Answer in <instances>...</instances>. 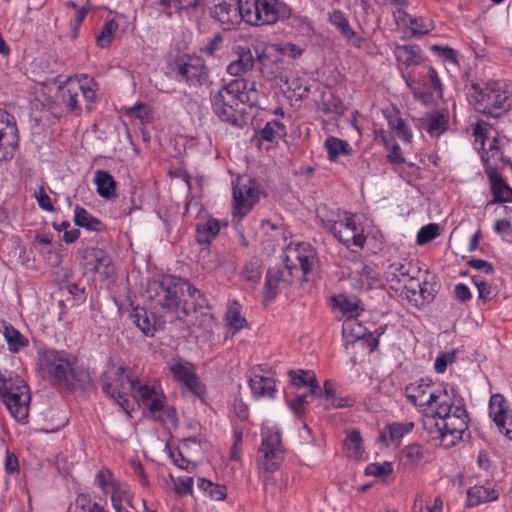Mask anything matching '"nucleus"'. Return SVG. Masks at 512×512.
<instances>
[{"mask_svg":"<svg viewBox=\"0 0 512 512\" xmlns=\"http://www.w3.org/2000/svg\"><path fill=\"white\" fill-rule=\"evenodd\" d=\"M147 292L155 307L170 314V322L180 320L205 334L213 333L216 322L208 300L187 279L163 275L148 281Z\"/></svg>","mask_w":512,"mask_h":512,"instance_id":"obj_1","label":"nucleus"},{"mask_svg":"<svg viewBox=\"0 0 512 512\" xmlns=\"http://www.w3.org/2000/svg\"><path fill=\"white\" fill-rule=\"evenodd\" d=\"M258 103L256 82L244 78L230 81L211 97L213 113L235 127L246 123V108H253Z\"/></svg>","mask_w":512,"mask_h":512,"instance_id":"obj_2","label":"nucleus"},{"mask_svg":"<svg viewBox=\"0 0 512 512\" xmlns=\"http://www.w3.org/2000/svg\"><path fill=\"white\" fill-rule=\"evenodd\" d=\"M284 266L271 267L267 270L263 288V298L266 302L272 301L278 294L281 282L291 284L295 273L301 272L303 280L307 281V275L317 263L316 252L309 244L301 243L296 247H287L284 250Z\"/></svg>","mask_w":512,"mask_h":512,"instance_id":"obj_3","label":"nucleus"},{"mask_svg":"<svg viewBox=\"0 0 512 512\" xmlns=\"http://www.w3.org/2000/svg\"><path fill=\"white\" fill-rule=\"evenodd\" d=\"M469 415L464 401L453 407L446 415L423 419V428L431 440H438L439 445L451 448L463 438L468 429Z\"/></svg>","mask_w":512,"mask_h":512,"instance_id":"obj_4","label":"nucleus"},{"mask_svg":"<svg viewBox=\"0 0 512 512\" xmlns=\"http://www.w3.org/2000/svg\"><path fill=\"white\" fill-rule=\"evenodd\" d=\"M40 368L53 385L69 391H83L89 384L88 374L74 369L63 351L47 349L41 352Z\"/></svg>","mask_w":512,"mask_h":512,"instance_id":"obj_5","label":"nucleus"},{"mask_svg":"<svg viewBox=\"0 0 512 512\" xmlns=\"http://www.w3.org/2000/svg\"><path fill=\"white\" fill-rule=\"evenodd\" d=\"M470 103L476 112L491 118H500L512 109V93L498 81L483 85L472 82L466 86Z\"/></svg>","mask_w":512,"mask_h":512,"instance_id":"obj_6","label":"nucleus"},{"mask_svg":"<svg viewBox=\"0 0 512 512\" xmlns=\"http://www.w3.org/2000/svg\"><path fill=\"white\" fill-rule=\"evenodd\" d=\"M240 16L251 26L273 25L288 19L291 8L282 0H237Z\"/></svg>","mask_w":512,"mask_h":512,"instance_id":"obj_7","label":"nucleus"},{"mask_svg":"<svg viewBox=\"0 0 512 512\" xmlns=\"http://www.w3.org/2000/svg\"><path fill=\"white\" fill-rule=\"evenodd\" d=\"M0 397L15 419L22 421L28 417L30 391L19 375L0 371Z\"/></svg>","mask_w":512,"mask_h":512,"instance_id":"obj_8","label":"nucleus"},{"mask_svg":"<svg viewBox=\"0 0 512 512\" xmlns=\"http://www.w3.org/2000/svg\"><path fill=\"white\" fill-rule=\"evenodd\" d=\"M97 88L98 85L93 78L88 75H81L79 78H68L59 86L58 94L67 110L78 114L81 111L78 96H82L85 108L91 111L97 99Z\"/></svg>","mask_w":512,"mask_h":512,"instance_id":"obj_9","label":"nucleus"},{"mask_svg":"<svg viewBox=\"0 0 512 512\" xmlns=\"http://www.w3.org/2000/svg\"><path fill=\"white\" fill-rule=\"evenodd\" d=\"M406 85L415 99L427 105L432 102L433 96L443 97V85L436 70L429 65H423L416 78L412 71L402 72Z\"/></svg>","mask_w":512,"mask_h":512,"instance_id":"obj_10","label":"nucleus"},{"mask_svg":"<svg viewBox=\"0 0 512 512\" xmlns=\"http://www.w3.org/2000/svg\"><path fill=\"white\" fill-rule=\"evenodd\" d=\"M124 365H113V371L107 373L102 383V391L107 397L117 403L124 411L129 408V395L133 388L139 384V379H132L125 375Z\"/></svg>","mask_w":512,"mask_h":512,"instance_id":"obj_11","label":"nucleus"},{"mask_svg":"<svg viewBox=\"0 0 512 512\" xmlns=\"http://www.w3.org/2000/svg\"><path fill=\"white\" fill-rule=\"evenodd\" d=\"M170 71L177 81L189 86H202L209 81V69L200 57L178 56L170 64Z\"/></svg>","mask_w":512,"mask_h":512,"instance_id":"obj_12","label":"nucleus"},{"mask_svg":"<svg viewBox=\"0 0 512 512\" xmlns=\"http://www.w3.org/2000/svg\"><path fill=\"white\" fill-rule=\"evenodd\" d=\"M260 193V185L253 178L233 183V221L236 218L241 221L253 209L260 200Z\"/></svg>","mask_w":512,"mask_h":512,"instance_id":"obj_13","label":"nucleus"},{"mask_svg":"<svg viewBox=\"0 0 512 512\" xmlns=\"http://www.w3.org/2000/svg\"><path fill=\"white\" fill-rule=\"evenodd\" d=\"M284 460L281 435L278 432L262 434L258 450L257 465L266 472H275Z\"/></svg>","mask_w":512,"mask_h":512,"instance_id":"obj_14","label":"nucleus"},{"mask_svg":"<svg viewBox=\"0 0 512 512\" xmlns=\"http://www.w3.org/2000/svg\"><path fill=\"white\" fill-rule=\"evenodd\" d=\"M145 293L151 311L148 312L145 308L136 307L133 308L130 317L145 336H153L157 330L163 329L167 321H170V314L166 313L161 307L154 306L153 301L148 296L147 289Z\"/></svg>","mask_w":512,"mask_h":512,"instance_id":"obj_15","label":"nucleus"},{"mask_svg":"<svg viewBox=\"0 0 512 512\" xmlns=\"http://www.w3.org/2000/svg\"><path fill=\"white\" fill-rule=\"evenodd\" d=\"M325 226L339 242L347 247L353 245L362 248L366 242L364 230L356 223L353 214L345 213L344 219L327 221Z\"/></svg>","mask_w":512,"mask_h":512,"instance_id":"obj_16","label":"nucleus"},{"mask_svg":"<svg viewBox=\"0 0 512 512\" xmlns=\"http://www.w3.org/2000/svg\"><path fill=\"white\" fill-rule=\"evenodd\" d=\"M430 401L424 408L425 416L446 415L453 407L463 402V398L458 395L456 390L448 384L438 383L435 390L430 394Z\"/></svg>","mask_w":512,"mask_h":512,"instance_id":"obj_17","label":"nucleus"},{"mask_svg":"<svg viewBox=\"0 0 512 512\" xmlns=\"http://www.w3.org/2000/svg\"><path fill=\"white\" fill-rule=\"evenodd\" d=\"M82 266L86 272L112 278L116 275L112 257L104 249L87 247L82 251Z\"/></svg>","mask_w":512,"mask_h":512,"instance_id":"obj_18","label":"nucleus"},{"mask_svg":"<svg viewBox=\"0 0 512 512\" xmlns=\"http://www.w3.org/2000/svg\"><path fill=\"white\" fill-rule=\"evenodd\" d=\"M232 52L236 58L227 66V72L233 76L250 71L254 67L255 60L259 62L262 68H266L272 62L265 51L261 53L256 51L257 55L254 57L248 45H235Z\"/></svg>","mask_w":512,"mask_h":512,"instance_id":"obj_19","label":"nucleus"},{"mask_svg":"<svg viewBox=\"0 0 512 512\" xmlns=\"http://www.w3.org/2000/svg\"><path fill=\"white\" fill-rule=\"evenodd\" d=\"M481 161L484 166V171L489 181L492 199L488 202L490 204L507 203L512 201V188L499 173L498 167L489 163V156L484 153L481 156Z\"/></svg>","mask_w":512,"mask_h":512,"instance_id":"obj_20","label":"nucleus"},{"mask_svg":"<svg viewBox=\"0 0 512 512\" xmlns=\"http://www.w3.org/2000/svg\"><path fill=\"white\" fill-rule=\"evenodd\" d=\"M11 119L9 113L0 109V162L11 159L18 145L17 126Z\"/></svg>","mask_w":512,"mask_h":512,"instance_id":"obj_21","label":"nucleus"},{"mask_svg":"<svg viewBox=\"0 0 512 512\" xmlns=\"http://www.w3.org/2000/svg\"><path fill=\"white\" fill-rule=\"evenodd\" d=\"M192 368L191 363L181 361L169 365V371L176 381L183 383L195 395L202 396L206 392L205 385L199 380Z\"/></svg>","mask_w":512,"mask_h":512,"instance_id":"obj_22","label":"nucleus"},{"mask_svg":"<svg viewBox=\"0 0 512 512\" xmlns=\"http://www.w3.org/2000/svg\"><path fill=\"white\" fill-rule=\"evenodd\" d=\"M208 15L217 22L225 31H230L242 20L239 5L237 6L223 1L208 9Z\"/></svg>","mask_w":512,"mask_h":512,"instance_id":"obj_23","label":"nucleus"},{"mask_svg":"<svg viewBox=\"0 0 512 512\" xmlns=\"http://www.w3.org/2000/svg\"><path fill=\"white\" fill-rule=\"evenodd\" d=\"M437 384L428 377L421 378L406 386L405 395L413 405L426 408L430 401V394L433 393Z\"/></svg>","mask_w":512,"mask_h":512,"instance_id":"obj_24","label":"nucleus"},{"mask_svg":"<svg viewBox=\"0 0 512 512\" xmlns=\"http://www.w3.org/2000/svg\"><path fill=\"white\" fill-rule=\"evenodd\" d=\"M420 126L427 131L431 137H439L449 128L450 114L445 108L427 113L419 119Z\"/></svg>","mask_w":512,"mask_h":512,"instance_id":"obj_25","label":"nucleus"},{"mask_svg":"<svg viewBox=\"0 0 512 512\" xmlns=\"http://www.w3.org/2000/svg\"><path fill=\"white\" fill-rule=\"evenodd\" d=\"M420 271L419 268L415 267L411 261L407 259H401L390 263L385 272V278L390 283H401L406 281H412L416 278L415 273Z\"/></svg>","mask_w":512,"mask_h":512,"instance_id":"obj_26","label":"nucleus"},{"mask_svg":"<svg viewBox=\"0 0 512 512\" xmlns=\"http://www.w3.org/2000/svg\"><path fill=\"white\" fill-rule=\"evenodd\" d=\"M394 54L399 64L405 67L403 72L412 71L416 66H423L426 60L421 48L415 44L398 45Z\"/></svg>","mask_w":512,"mask_h":512,"instance_id":"obj_27","label":"nucleus"},{"mask_svg":"<svg viewBox=\"0 0 512 512\" xmlns=\"http://www.w3.org/2000/svg\"><path fill=\"white\" fill-rule=\"evenodd\" d=\"M149 5L158 11L164 12L169 16L172 10L176 12L197 10L204 0H147Z\"/></svg>","mask_w":512,"mask_h":512,"instance_id":"obj_28","label":"nucleus"},{"mask_svg":"<svg viewBox=\"0 0 512 512\" xmlns=\"http://www.w3.org/2000/svg\"><path fill=\"white\" fill-rule=\"evenodd\" d=\"M329 21L347 41L351 42L355 47H360L362 38L350 26L348 18L341 10H334L330 13Z\"/></svg>","mask_w":512,"mask_h":512,"instance_id":"obj_29","label":"nucleus"},{"mask_svg":"<svg viewBox=\"0 0 512 512\" xmlns=\"http://www.w3.org/2000/svg\"><path fill=\"white\" fill-rule=\"evenodd\" d=\"M383 114L387 118L389 128L395 132L396 136L400 140L410 143L412 140V132L406 121L400 117L399 109L396 107L386 109L383 111Z\"/></svg>","mask_w":512,"mask_h":512,"instance_id":"obj_30","label":"nucleus"},{"mask_svg":"<svg viewBox=\"0 0 512 512\" xmlns=\"http://www.w3.org/2000/svg\"><path fill=\"white\" fill-rule=\"evenodd\" d=\"M288 375L292 385L297 388L308 386L309 395H322V388L320 387L314 372L310 370H289Z\"/></svg>","mask_w":512,"mask_h":512,"instance_id":"obj_31","label":"nucleus"},{"mask_svg":"<svg viewBox=\"0 0 512 512\" xmlns=\"http://www.w3.org/2000/svg\"><path fill=\"white\" fill-rule=\"evenodd\" d=\"M249 387L255 398H275L276 385L275 380L271 377L255 374L249 379Z\"/></svg>","mask_w":512,"mask_h":512,"instance_id":"obj_32","label":"nucleus"},{"mask_svg":"<svg viewBox=\"0 0 512 512\" xmlns=\"http://www.w3.org/2000/svg\"><path fill=\"white\" fill-rule=\"evenodd\" d=\"M94 183L100 197L110 200L116 197L117 183L113 176L106 170L98 169L94 174Z\"/></svg>","mask_w":512,"mask_h":512,"instance_id":"obj_33","label":"nucleus"},{"mask_svg":"<svg viewBox=\"0 0 512 512\" xmlns=\"http://www.w3.org/2000/svg\"><path fill=\"white\" fill-rule=\"evenodd\" d=\"M498 497L499 494L495 489L475 485L467 491V506L476 507L485 502L495 501Z\"/></svg>","mask_w":512,"mask_h":512,"instance_id":"obj_34","label":"nucleus"},{"mask_svg":"<svg viewBox=\"0 0 512 512\" xmlns=\"http://www.w3.org/2000/svg\"><path fill=\"white\" fill-rule=\"evenodd\" d=\"M74 223L90 231L104 232L106 230V225L99 218L94 217L81 206H76L74 210Z\"/></svg>","mask_w":512,"mask_h":512,"instance_id":"obj_35","label":"nucleus"},{"mask_svg":"<svg viewBox=\"0 0 512 512\" xmlns=\"http://www.w3.org/2000/svg\"><path fill=\"white\" fill-rule=\"evenodd\" d=\"M420 300L413 299L409 295H407V300L409 303L418 308H423L426 304H429L434 301L436 295L439 291V284L437 282H431L428 280L423 281L422 284H418Z\"/></svg>","mask_w":512,"mask_h":512,"instance_id":"obj_36","label":"nucleus"},{"mask_svg":"<svg viewBox=\"0 0 512 512\" xmlns=\"http://www.w3.org/2000/svg\"><path fill=\"white\" fill-rule=\"evenodd\" d=\"M427 450L418 443L406 446L401 452V462L404 466L414 468L426 461Z\"/></svg>","mask_w":512,"mask_h":512,"instance_id":"obj_37","label":"nucleus"},{"mask_svg":"<svg viewBox=\"0 0 512 512\" xmlns=\"http://www.w3.org/2000/svg\"><path fill=\"white\" fill-rule=\"evenodd\" d=\"M489 415L499 428H505L507 419L506 400L503 395L496 393L490 397Z\"/></svg>","mask_w":512,"mask_h":512,"instance_id":"obj_38","label":"nucleus"},{"mask_svg":"<svg viewBox=\"0 0 512 512\" xmlns=\"http://www.w3.org/2000/svg\"><path fill=\"white\" fill-rule=\"evenodd\" d=\"M287 131L284 124L279 121H269L265 124V126L260 129L256 136L258 137V142L267 141V142H278L279 139H282L286 136Z\"/></svg>","mask_w":512,"mask_h":512,"instance_id":"obj_39","label":"nucleus"},{"mask_svg":"<svg viewBox=\"0 0 512 512\" xmlns=\"http://www.w3.org/2000/svg\"><path fill=\"white\" fill-rule=\"evenodd\" d=\"M324 147L328 153V159L335 162L340 155H350L353 151L352 147L346 140L329 136L325 139Z\"/></svg>","mask_w":512,"mask_h":512,"instance_id":"obj_40","label":"nucleus"},{"mask_svg":"<svg viewBox=\"0 0 512 512\" xmlns=\"http://www.w3.org/2000/svg\"><path fill=\"white\" fill-rule=\"evenodd\" d=\"M220 225L218 220L209 219L203 225H197L196 241L199 244H210L211 241L219 234Z\"/></svg>","mask_w":512,"mask_h":512,"instance_id":"obj_41","label":"nucleus"},{"mask_svg":"<svg viewBox=\"0 0 512 512\" xmlns=\"http://www.w3.org/2000/svg\"><path fill=\"white\" fill-rule=\"evenodd\" d=\"M4 337L8 343L9 350L14 353L29 344L28 339L11 324L4 325Z\"/></svg>","mask_w":512,"mask_h":512,"instance_id":"obj_42","label":"nucleus"},{"mask_svg":"<svg viewBox=\"0 0 512 512\" xmlns=\"http://www.w3.org/2000/svg\"><path fill=\"white\" fill-rule=\"evenodd\" d=\"M286 90L284 92H291L290 97H294L296 100H302L308 97L310 93V87L306 84V81L299 77L286 78L284 81Z\"/></svg>","mask_w":512,"mask_h":512,"instance_id":"obj_43","label":"nucleus"},{"mask_svg":"<svg viewBox=\"0 0 512 512\" xmlns=\"http://www.w3.org/2000/svg\"><path fill=\"white\" fill-rule=\"evenodd\" d=\"M118 23L115 19L105 21L100 32L96 36V44L100 48H107L114 39V35L118 29Z\"/></svg>","mask_w":512,"mask_h":512,"instance_id":"obj_44","label":"nucleus"},{"mask_svg":"<svg viewBox=\"0 0 512 512\" xmlns=\"http://www.w3.org/2000/svg\"><path fill=\"white\" fill-rule=\"evenodd\" d=\"M321 111L325 115L333 114L334 118H338L344 115L346 107L339 97L330 94L329 97L323 99Z\"/></svg>","mask_w":512,"mask_h":512,"instance_id":"obj_45","label":"nucleus"},{"mask_svg":"<svg viewBox=\"0 0 512 512\" xmlns=\"http://www.w3.org/2000/svg\"><path fill=\"white\" fill-rule=\"evenodd\" d=\"M344 445L348 450V456L353 459H359L363 453L362 436L358 430H353L347 435Z\"/></svg>","mask_w":512,"mask_h":512,"instance_id":"obj_46","label":"nucleus"},{"mask_svg":"<svg viewBox=\"0 0 512 512\" xmlns=\"http://www.w3.org/2000/svg\"><path fill=\"white\" fill-rule=\"evenodd\" d=\"M226 320L234 332H237L246 326L247 321L241 316L240 306L236 301L229 304L226 312Z\"/></svg>","mask_w":512,"mask_h":512,"instance_id":"obj_47","label":"nucleus"},{"mask_svg":"<svg viewBox=\"0 0 512 512\" xmlns=\"http://www.w3.org/2000/svg\"><path fill=\"white\" fill-rule=\"evenodd\" d=\"M407 28L411 30L413 36L421 37L434 29V24L431 19L423 17L409 18V24Z\"/></svg>","mask_w":512,"mask_h":512,"instance_id":"obj_48","label":"nucleus"},{"mask_svg":"<svg viewBox=\"0 0 512 512\" xmlns=\"http://www.w3.org/2000/svg\"><path fill=\"white\" fill-rule=\"evenodd\" d=\"M414 428L413 422H394L388 426V434L392 443L399 442L406 434Z\"/></svg>","mask_w":512,"mask_h":512,"instance_id":"obj_49","label":"nucleus"},{"mask_svg":"<svg viewBox=\"0 0 512 512\" xmlns=\"http://www.w3.org/2000/svg\"><path fill=\"white\" fill-rule=\"evenodd\" d=\"M440 234V226L436 223H429L423 226L417 234L416 242L419 245L433 241Z\"/></svg>","mask_w":512,"mask_h":512,"instance_id":"obj_50","label":"nucleus"},{"mask_svg":"<svg viewBox=\"0 0 512 512\" xmlns=\"http://www.w3.org/2000/svg\"><path fill=\"white\" fill-rule=\"evenodd\" d=\"M242 276L248 282H251L253 284L258 283L261 279L259 259L253 258L247 264H245L242 271Z\"/></svg>","mask_w":512,"mask_h":512,"instance_id":"obj_51","label":"nucleus"},{"mask_svg":"<svg viewBox=\"0 0 512 512\" xmlns=\"http://www.w3.org/2000/svg\"><path fill=\"white\" fill-rule=\"evenodd\" d=\"M155 395L156 390L154 387H150L148 385H141V383L139 382L138 385L134 386L131 396H133V398L140 404L145 406V404L149 402Z\"/></svg>","mask_w":512,"mask_h":512,"instance_id":"obj_52","label":"nucleus"},{"mask_svg":"<svg viewBox=\"0 0 512 512\" xmlns=\"http://www.w3.org/2000/svg\"><path fill=\"white\" fill-rule=\"evenodd\" d=\"M321 395H309V391L305 394L297 395L289 402L291 410L297 415L302 416L305 413V404L310 403L313 398L320 397Z\"/></svg>","mask_w":512,"mask_h":512,"instance_id":"obj_53","label":"nucleus"},{"mask_svg":"<svg viewBox=\"0 0 512 512\" xmlns=\"http://www.w3.org/2000/svg\"><path fill=\"white\" fill-rule=\"evenodd\" d=\"M393 472V467L390 462H383V463H370L365 468V474L371 475L375 477H386Z\"/></svg>","mask_w":512,"mask_h":512,"instance_id":"obj_54","label":"nucleus"},{"mask_svg":"<svg viewBox=\"0 0 512 512\" xmlns=\"http://www.w3.org/2000/svg\"><path fill=\"white\" fill-rule=\"evenodd\" d=\"M109 493H111L112 504H117L122 503L125 499H127L131 492L127 484L117 481L112 483V487L109 490Z\"/></svg>","mask_w":512,"mask_h":512,"instance_id":"obj_55","label":"nucleus"},{"mask_svg":"<svg viewBox=\"0 0 512 512\" xmlns=\"http://www.w3.org/2000/svg\"><path fill=\"white\" fill-rule=\"evenodd\" d=\"M95 481L104 494H108L112 487V483L117 482L110 470H100L96 474Z\"/></svg>","mask_w":512,"mask_h":512,"instance_id":"obj_56","label":"nucleus"},{"mask_svg":"<svg viewBox=\"0 0 512 512\" xmlns=\"http://www.w3.org/2000/svg\"><path fill=\"white\" fill-rule=\"evenodd\" d=\"M223 43V35L219 32L215 33L208 43L201 48V52L208 55L214 56L216 52L220 51Z\"/></svg>","mask_w":512,"mask_h":512,"instance_id":"obj_57","label":"nucleus"},{"mask_svg":"<svg viewBox=\"0 0 512 512\" xmlns=\"http://www.w3.org/2000/svg\"><path fill=\"white\" fill-rule=\"evenodd\" d=\"M443 501L440 497L434 499L433 505H425L423 500L416 499L414 502V509L418 512H442Z\"/></svg>","mask_w":512,"mask_h":512,"instance_id":"obj_58","label":"nucleus"},{"mask_svg":"<svg viewBox=\"0 0 512 512\" xmlns=\"http://www.w3.org/2000/svg\"><path fill=\"white\" fill-rule=\"evenodd\" d=\"M456 360L455 353H443L439 355L434 363V368L438 373H444L448 364H452Z\"/></svg>","mask_w":512,"mask_h":512,"instance_id":"obj_59","label":"nucleus"},{"mask_svg":"<svg viewBox=\"0 0 512 512\" xmlns=\"http://www.w3.org/2000/svg\"><path fill=\"white\" fill-rule=\"evenodd\" d=\"M337 306L344 314H358L359 305L357 301L341 296Z\"/></svg>","mask_w":512,"mask_h":512,"instance_id":"obj_60","label":"nucleus"},{"mask_svg":"<svg viewBox=\"0 0 512 512\" xmlns=\"http://www.w3.org/2000/svg\"><path fill=\"white\" fill-rule=\"evenodd\" d=\"M128 114L140 119L141 121L148 120L151 115V108L145 103H137L128 109Z\"/></svg>","mask_w":512,"mask_h":512,"instance_id":"obj_61","label":"nucleus"},{"mask_svg":"<svg viewBox=\"0 0 512 512\" xmlns=\"http://www.w3.org/2000/svg\"><path fill=\"white\" fill-rule=\"evenodd\" d=\"M87 13L88 10L82 7L76 12L75 17L71 20L70 27L73 39H76L78 37L80 26L83 23Z\"/></svg>","mask_w":512,"mask_h":512,"instance_id":"obj_62","label":"nucleus"},{"mask_svg":"<svg viewBox=\"0 0 512 512\" xmlns=\"http://www.w3.org/2000/svg\"><path fill=\"white\" fill-rule=\"evenodd\" d=\"M36 199H37L38 205L41 209L48 211V212H53L55 210V207L52 204L51 198L46 193V191L43 187H41L39 189L38 193L36 194Z\"/></svg>","mask_w":512,"mask_h":512,"instance_id":"obj_63","label":"nucleus"},{"mask_svg":"<svg viewBox=\"0 0 512 512\" xmlns=\"http://www.w3.org/2000/svg\"><path fill=\"white\" fill-rule=\"evenodd\" d=\"M487 123L484 121H478L473 127V135L476 141L481 142V148L485 146V142L488 139Z\"/></svg>","mask_w":512,"mask_h":512,"instance_id":"obj_64","label":"nucleus"}]
</instances>
